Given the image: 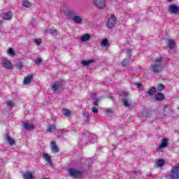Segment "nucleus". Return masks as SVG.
I'll list each match as a JSON object with an SVG mask.
<instances>
[{
	"label": "nucleus",
	"instance_id": "f257e3e1",
	"mask_svg": "<svg viewBox=\"0 0 179 179\" xmlns=\"http://www.w3.org/2000/svg\"><path fill=\"white\" fill-rule=\"evenodd\" d=\"M162 62H164V57L159 56L155 58L154 63L150 66V71L154 73H161L164 69V66L162 65Z\"/></svg>",
	"mask_w": 179,
	"mask_h": 179
},
{
	"label": "nucleus",
	"instance_id": "f03ea898",
	"mask_svg": "<svg viewBox=\"0 0 179 179\" xmlns=\"http://www.w3.org/2000/svg\"><path fill=\"white\" fill-rule=\"evenodd\" d=\"M169 177L171 179H178L179 178V164L173 166L171 169Z\"/></svg>",
	"mask_w": 179,
	"mask_h": 179
},
{
	"label": "nucleus",
	"instance_id": "7ed1b4c3",
	"mask_svg": "<svg viewBox=\"0 0 179 179\" xmlns=\"http://www.w3.org/2000/svg\"><path fill=\"white\" fill-rule=\"evenodd\" d=\"M1 65L3 68H5L6 69H13V64L10 63V61H9L8 58H2Z\"/></svg>",
	"mask_w": 179,
	"mask_h": 179
},
{
	"label": "nucleus",
	"instance_id": "20e7f679",
	"mask_svg": "<svg viewBox=\"0 0 179 179\" xmlns=\"http://www.w3.org/2000/svg\"><path fill=\"white\" fill-rule=\"evenodd\" d=\"M122 96H124V97L122 99L123 106H124L127 108H129V107H131V106L132 104V102L131 101V100L127 98V96H128V93L122 92Z\"/></svg>",
	"mask_w": 179,
	"mask_h": 179
},
{
	"label": "nucleus",
	"instance_id": "39448f33",
	"mask_svg": "<svg viewBox=\"0 0 179 179\" xmlns=\"http://www.w3.org/2000/svg\"><path fill=\"white\" fill-rule=\"evenodd\" d=\"M167 146H169V139H167V138H163L161 143L157 148V152H163V149H164V148H167Z\"/></svg>",
	"mask_w": 179,
	"mask_h": 179
},
{
	"label": "nucleus",
	"instance_id": "423d86ee",
	"mask_svg": "<svg viewBox=\"0 0 179 179\" xmlns=\"http://www.w3.org/2000/svg\"><path fill=\"white\" fill-rule=\"evenodd\" d=\"M115 23H117V17L112 15L106 22V27H108V29H111L115 26Z\"/></svg>",
	"mask_w": 179,
	"mask_h": 179
},
{
	"label": "nucleus",
	"instance_id": "0eeeda50",
	"mask_svg": "<svg viewBox=\"0 0 179 179\" xmlns=\"http://www.w3.org/2000/svg\"><path fill=\"white\" fill-rule=\"evenodd\" d=\"M93 3L99 9H104L106 8V0H93Z\"/></svg>",
	"mask_w": 179,
	"mask_h": 179
},
{
	"label": "nucleus",
	"instance_id": "6e6552de",
	"mask_svg": "<svg viewBox=\"0 0 179 179\" xmlns=\"http://www.w3.org/2000/svg\"><path fill=\"white\" fill-rule=\"evenodd\" d=\"M69 173L70 176H71V177H73L74 178L82 177V172L74 169H69Z\"/></svg>",
	"mask_w": 179,
	"mask_h": 179
},
{
	"label": "nucleus",
	"instance_id": "1a4fd4ad",
	"mask_svg": "<svg viewBox=\"0 0 179 179\" xmlns=\"http://www.w3.org/2000/svg\"><path fill=\"white\" fill-rule=\"evenodd\" d=\"M13 15V13H12V11H8L6 13H2L1 14V17L4 20H10V19H12Z\"/></svg>",
	"mask_w": 179,
	"mask_h": 179
},
{
	"label": "nucleus",
	"instance_id": "9d476101",
	"mask_svg": "<svg viewBox=\"0 0 179 179\" xmlns=\"http://www.w3.org/2000/svg\"><path fill=\"white\" fill-rule=\"evenodd\" d=\"M50 148L52 150V153L54 155H56V153H58L59 151V148H58V146L57 145V143H55V141H52L50 143Z\"/></svg>",
	"mask_w": 179,
	"mask_h": 179
},
{
	"label": "nucleus",
	"instance_id": "9b49d317",
	"mask_svg": "<svg viewBox=\"0 0 179 179\" xmlns=\"http://www.w3.org/2000/svg\"><path fill=\"white\" fill-rule=\"evenodd\" d=\"M43 159L49 164V166H52V161H51V156L47 152H43Z\"/></svg>",
	"mask_w": 179,
	"mask_h": 179
},
{
	"label": "nucleus",
	"instance_id": "f8f14e48",
	"mask_svg": "<svg viewBox=\"0 0 179 179\" xmlns=\"http://www.w3.org/2000/svg\"><path fill=\"white\" fill-rule=\"evenodd\" d=\"M23 127L26 131H31L34 129V124L25 122L23 123Z\"/></svg>",
	"mask_w": 179,
	"mask_h": 179
},
{
	"label": "nucleus",
	"instance_id": "ddd939ff",
	"mask_svg": "<svg viewBox=\"0 0 179 179\" xmlns=\"http://www.w3.org/2000/svg\"><path fill=\"white\" fill-rule=\"evenodd\" d=\"M91 36L89 34H85L83 35H81L80 37V40L82 43H85L86 41H89L91 38Z\"/></svg>",
	"mask_w": 179,
	"mask_h": 179
},
{
	"label": "nucleus",
	"instance_id": "4468645a",
	"mask_svg": "<svg viewBox=\"0 0 179 179\" xmlns=\"http://www.w3.org/2000/svg\"><path fill=\"white\" fill-rule=\"evenodd\" d=\"M23 178L24 179H33L34 178V173L27 171L23 173Z\"/></svg>",
	"mask_w": 179,
	"mask_h": 179
},
{
	"label": "nucleus",
	"instance_id": "2eb2a0df",
	"mask_svg": "<svg viewBox=\"0 0 179 179\" xmlns=\"http://www.w3.org/2000/svg\"><path fill=\"white\" fill-rule=\"evenodd\" d=\"M62 113L63 115H64V117H66L67 118H71V117H72V112L66 108H63L62 110Z\"/></svg>",
	"mask_w": 179,
	"mask_h": 179
},
{
	"label": "nucleus",
	"instance_id": "dca6fc26",
	"mask_svg": "<svg viewBox=\"0 0 179 179\" xmlns=\"http://www.w3.org/2000/svg\"><path fill=\"white\" fill-rule=\"evenodd\" d=\"M169 12L171 13H178V7L172 4L169 7Z\"/></svg>",
	"mask_w": 179,
	"mask_h": 179
},
{
	"label": "nucleus",
	"instance_id": "f3484780",
	"mask_svg": "<svg viewBox=\"0 0 179 179\" xmlns=\"http://www.w3.org/2000/svg\"><path fill=\"white\" fill-rule=\"evenodd\" d=\"M92 64H94V59L81 61V64L83 65V66H89V65H92Z\"/></svg>",
	"mask_w": 179,
	"mask_h": 179
},
{
	"label": "nucleus",
	"instance_id": "a211bd4d",
	"mask_svg": "<svg viewBox=\"0 0 179 179\" xmlns=\"http://www.w3.org/2000/svg\"><path fill=\"white\" fill-rule=\"evenodd\" d=\"M31 80H33V76L29 75L24 79V85H29V83H31Z\"/></svg>",
	"mask_w": 179,
	"mask_h": 179
},
{
	"label": "nucleus",
	"instance_id": "6ab92c4d",
	"mask_svg": "<svg viewBox=\"0 0 179 179\" xmlns=\"http://www.w3.org/2000/svg\"><path fill=\"white\" fill-rule=\"evenodd\" d=\"M5 139L7 142H8L9 145H15V139L10 137L9 134L6 135Z\"/></svg>",
	"mask_w": 179,
	"mask_h": 179
},
{
	"label": "nucleus",
	"instance_id": "aec40b11",
	"mask_svg": "<svg viewBox=\"0 0 179 179\" xmlns=\"http://www.w3.org/2000/svg\"><path fill=\"white\" fill-rule=\"evenodd\" d=\"M73 20L75 22V23H77V24H80V23L83 22V18H82L80 16H74L73 17Z\"/></svg>",
	"mask_w": 179,
	"mask_h": 179
},
{
	"label": "nucleus",
	"instance_id": "412c9836",
	"mask_svg": "<svg viewBox=\"0 0 179 179\" xmlns=\"http://www.w3.org/2000/svg\"><path fill=\"white\" fill-rule=\"evenodd\" d=\"M168 48L169 50H173L176 48V42L173 40L169 39L168 41Z\"/></svg>",
	"mask_w": 179,
	"mask_h": 179
},
{
	"label": "nucleus",
	"instance_id": "4be33fe9",
	"mask_svg": "<svg viewBox=\"0 0 179 179\" xmlns=\"http://www.w3.org/2000/svg\"><path fill=\"white\" fill-rule=\"evenodd\" d=\"M57 131V127L55 125H49L48 126L47 132H50L51 134H54Z\"/></svg>",
	"mask_w": 179,
	"mask_h": 179
},
{
	"label": "nucleus",
	"instance_id": "5701e85b",
	"mask_svg": "<svg viewBox=\"0 0 179 179\" xmlns=\"http://www.w3.org/2000/svg\"><path fill=\"white\" fill-rule=\"evenodd\" d=\"M155 100L158 101H162V100H164V94L162 93H158L155 94Z\"/></svg>",
	"mask_w": 179,
	"mask_h": 179
},
{
	"label": "nucleus",
	"instance_id": "b1692460",
	"mask_svg": "<svg viewBox=\"0 0 179 179\" xmlns=\"http://www.w3.org/2000/svg\"><path fill=\"white\" fill-rule=\"evenodd\" d=\"M59 89H61V83H55L52 85V90L53 92H57Z\"/></svg>",
	"mask_w": 179,
	"mask_h": 179
},
{
	"label": "nucleus",
	"instance_id": "393cba45",
	"mask_svg": "<svg viewBox=\"0 0 179 179\" xmlns=\"http://www.w3.org/2000/svg\"><path fill=\"white\" fill-rule=\"evenodd\" d=\"M164 163H166L164 159H157L155 162V164L156 166H157V167H163V165L164 164Z\"/></svg>",
	"mask_w": 179,
	"mask_h": 179
},
{
	"label": "nucleus",
	"instance_id": "a878e982",
	"mask_svg": "<svg viewBox=\"0 0 179 179\" xmlns=\"http://www.w3.org/2000/svg\"><path fill=\"white\" fill-rule=\"evenodd\" d=\"M101 47H108L110 44L108 43V40L107 38H104L101 41Z\"/></svg>",
	"mask_w": 179,
	"mask_h": 179
},
{
	"label": "nucleus",
	"instance_id": "bb28decb",
	"mask_svg": "<svg viewBox=\"0 0 179 179\" xmlns=\"http://www.w3.org/2000/svg\"><path fill=\"white\" fill-rule=\"evenodd\" d=\"M83 120L84 121H88L89 118H90V115L89 114V112H83Z\"/></svg>",
	"mask_w": 179,
	"mask_h": 179
},
{
	"label": "nucleus",
	"instance_id": "cd10ccee",
	"mask_svg": "<svg viewBox=\"0 0 179 179\" xmlns=\"http://www.w3.org/2000/svg\"><path fill=\"white\" fill-rule=\"evenodd\" d=\"M7 54L10 55V57H15V55H16V53H15V50H13L11 48H8Z\"/></svg>",
	"mask_w": 179,
	"mask_h": 179
},
{
	"label": "nucleus",
	"instance_id": "c85d7f7f",
	"mask_svg": "<svg viewBox=\"0 0 179 179\" xmlns=\"http://www.w3.org/2000/svg\"><path fill=\"white\" fill-rule=\"evenodd\" d=\"M34 42L35 43L36 45H37V46L41 45V43H43V39H41V38H35L34 40Z\"/></svg>",
	"mask_w": 179,
	"mask_h": 179
},
{
	"label": "nucleus",
	"instance_id": "c756f323",
	"mask_svg": "<svg viewBox=\"0 0 179 179\" xmlns=\"http://www.w3.org/2000/svg\"><path fill=\"white\" fill-rule=\"evenodd\" d=\"M22 6H24V8H30L31 6V3L25 0L22 1Z\"/></svg>",
	"mask_w": 179,
	"mask_h": 179
},
{
	"label": "nucleus",
	"instance_id": "7c9ffc66",
	"mask_svg": "<svg viewBox=\"0 0 179 179\" xmlns=\"http://www.w3.org/2000/svg\"><path fill=\"white\" fill-rule=\"evenodd\" d=\"M155 93H156V87H152L149 90L148 94H150V96H153Z\"/></svg>",
	"mask_w": 179,
	"mask_h": 179
},
{
	"label": "nucleus",
	"instance_id": "2f4dec72",
	"mask_svg": "<svg viewBox=\"0 0 179 179\" xmlns=\"http://www.w3.org/2000/svg\"><path fill=\"white\" fill-rule=\"evenodd\" d=\"M6 106H8V107H10V108H12V107H15V103L13 102V101H7L6 102Z\"/></svg>",
	"mask_w": 179,
	"mask_h": 179
},
{
	"label": "nucleus",
	"instance_id": "473e14b6",
	"mask_svg": "<svg viewBox=\"0 0 179 179\" xmlns=\"http://www.w3.org/2000/svg\"><path fill=\"white\" fill-rule=\"evenodd\" d=\"M90 141L92 142V143H94V142H96V141H97V136L92 134L90 136Z\"/></svg>",
	"mask_w": 179,
	"mask_h": 179
},
{
	"label": "nucleus",
	"instance_id": "72a5a7b5",
	"mask_svg": "<svg viewBox=\"0 0 179 179\" xmlns=\"http://www.w3.org/2000/svg\"><path fill=\"white\" fill-rule=\"evenodd\" d=\"M157 89L159 90V92H162V90H164V85L163 84H159Z\"/></svg>",
	"mask_w": 179,
	"mask_h": 179
},
{
	"label": "nucleus",
	"instance_id": "f704fd0d",
	"mask_svg": "<svg viewBox=\"0 0 179 179\" xmlns=\"http://www.w3.org/2000/svg\"><path fill=\"white\" fill-rule=\"evenodd\" d=\"M105 113L108 115H111V114H113V109L107 108V109H105Z\"/></svg>",
	"mask_w": 179,
	"mask_h": 179
},
{
	"label": "nucleus",
	"instance_id": "c9c22d12",
	"mask_svg": "<svg viewBox=\"0 0 179 179\" xmlns=\"http://www.w3.org/2000/svg\"><path fill=\"white\" fill-rule=\"evenodd\" d=\"M92 113H94V114H97V113H99V109L96 107H92Z\"/></svg>",
	"mask_w": 179,
	"mask_h": 179
},
{
	"label": "nucleus",
	"instance_id": "e433bc0d",
	"mask_svg": "<svg viewBox=\"0 0 179 179\" xmlns=\"http://www.w3.org/2000/svg\"><path fill=\"white\" fill-rule=\"evenodd\" d=\"M41 62H43V59H41V58H37L35 59V64H41Z\"/></svg>",
	"mask_w": 179,
	"mask_h": 179
},
{
	"label": "nucleus",
	"instance_id": "4c0bfd02",
	"mask_svg": "<svg viewBox=\"0 0 179 179\" xmlns=\"http://www.w3.org/2000/svg\"><path fill=\"white\" fill-rule=\"evenodd\" d=\"M57 31V29H55V28L50 29V34H52L53 36L55 35Z\"/></svg>",
	"mask_w": 179,
	"mask_h": 179
},
{
	"label": "nucleus",
	"instance_id": "58836bf2",
	"mask_svg": "<svg viewBox=\"0 0 179 179\" xmlns=\"http://www.w3.org/2000/svg\"><path fill=\"white\" fill-rule=\"evenodd\" d=\"M128 64V61H127V59H124L122 62V66H127V64Z\"/></svg>",
	"mask_w": 179,
	"mask_h": 179
},
{
	"label": "nucleus",
	"instance_id": "ea45409f",
	"mask_svg": "<svg viewBox=\"0 0 179 179\" xmlns=\"http://www.w3.org/2000/svg\"><path fill=\"white\" fill-rule=\"evenodd\" d=\"M90 97H92V99H93V100H96V93H94V92L91 93Z\"/></svg>",
	"mask_w": 179,
	"mask_h": 179
},
{
	"label": "nucleus",
	"instance_id": "a19ab883",
	"mask_svg": "<svg viewBox=\"0 0 179 179\" xmlns=\"http://www.w3.org/2000/svg\"><path fill=\"white\" fill-rule=\"evenodd\" d=\"M136 86L138 87V89H143V86L141 83H136Z\"/></svg>",
	"mask_w": 179,
	"mask_h": 179
},
{
	"label": "nucleus",
	"instance_id": "79ce46f5",
	"mask_svg": "<svg viewBox=\"0 0 179 179\" xmlns=\"http://www.w3.org/2000/svg\"><path fill=\"white\" fill-rule=\"evenodd\" d=\"M66 16H68L69 17H71L72 16V11H67L66 13Z\"/></svg>",
	"mask_w": 179,
	"mask_h": 179
},
{
	"label": "nucleus",
	"instance_id": "37998d69",
	"mask_svg": "<svg viewBox=\"0 0 179 179\" xmlns=\"http://www.w3.org/2000/svg\"><path fill=\"white\" fill-rule=\"evenodd\" d=\"M99 105V99H96V101L94 102V106H98Z\"/></svg>",
	"mask_w": 179,
	"mask_h": 179
},
{
	"label": "nucleus",
	"instance_id": "c03bdc74",
	"mask_svg": "<svg viewBox=\"0 0 179 179\" xmlns=\"http://www.w3.org/2000/svg\"><path fill=\"white\" fill-rule=\"evenodd\" d=\"M127 52L129 54V56L131 57V49H127Z\"/></svg>",
	"mask_w": 179,
	"mask_h": 179
},
{
	"label": "nucleus",
	"instance_id": "a18cd8bd",
	"mask_svg": "<svg viewBox=\"0 0 179 179\" xmlns=\"http://www.w3.org/2000/svg\"><path fill=\"white\" fill-rule=\"evenodd\" d=\"M17 66H20V68H22V66H23V64H22V63H18V64H17Z\"/></svg>",
	"mask_w": 179,
	"mask_h": 179
},
{
	"label": "nucleus",
	"instance_id": "49530a36",
	"mask_svg": "<svg viewBox=\"0 0 179 179\" xmlns=\"http://www.w3.org/2000/svg\"><path fill=\"white\" fill-rule=\"evenodd\" d=\"M169 107V105H166L164 107V111H166V108H167Z\"/></svg>",
	"mask_w": 179,
	"mask_h": 179
},
{
	"label": "nucleus",
	"instance_id": "de8ad7c7",
	"mask_svg": "<svg viewBox=\"0 0 179 179\" xmlns=\"http://www.w3.org/2000/svg\"><path fill=\"white\" fill-rule=\"evenodd\" d=\"M168 2H171L173 0H167Z\"/></svg>",
	"mask_w": 179,
	"mask_h": 179
},
{
	"label": "nucleus",
	"instance_id": "09e8293b",
	"mask_svg": "<svg viewBox=\"0 0 179 179\" xmlns=\"http://www.w3.org/2000/svg\"><path fill=\"white\" fill-rule=\"evenodd\" d=\"M2 23V22L0 21V24Z\"/></svg>",
	"mask_w": 179,
	"mask_h": 179
},
{
	"label": "nucleus",
	"instance_id": "8fccbe9b",
	"mask_svg": "<svg viewBox=\"0 0 179 179\" xmlns=\"http://www.w3.org/2000/svg\"><path fill=\"white\" fill-rule=\"evenodd\" d=\"M178 110H179V106H178Z\"/></svg>",
	"mask_w": 179,
	"mask_h": 179
}]
</instances>
